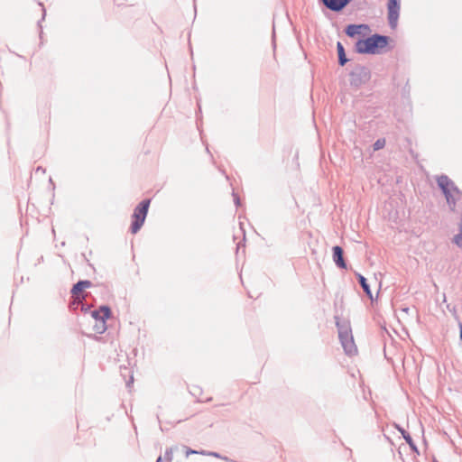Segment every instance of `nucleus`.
I'll use <instances>...</instances> for the list:
<instances>
[{
  "label": "nucleus",
  "mask_w": 462,
  "mask_h": 462,
  "mask_svg": "<svg viewBox=\"0 0 462 462\" xmlns=\"http://www.w3.org/2000/svg\"><path fill=\"white\" fill-rule=\"evenodd\" d=\"M389 37L374 33L366 39H360L356 43V51L360 54H380L388 42Z\"/></svg>",
  "instance_id": "1"
},
{
  "label": "nucleus",
  "mask_w": 462,
  "mask_h": 462,
  "mask_svg": "<svg viewBox=\"0 0 462 462\" xmlns=\"http://www.w3.org/2000/svg\"><path fill=\"white\" fill-rule=\"evenodd\" d=\"M335 319L338 331V337L345 353L347 356L356 355L357 353V348L353 338L349 322L346 320H341L338 317H335Z\"/></svg>",
  "instance_id": "2"
},
{
  "label": "nucleus",
  "mask_w": 462,
  "mask_h": 462,
  "mask_svg": "<svg viewBox=\"0 0 462 462\" xmlns=\"http://www.w3.org/2000/svg\"><path fill=\"white\" fill-rule=\"evenodd\" d=\"M150 203L151 199H143L134 209V213L132 215L133 220L130 227L133 234H136L143 226L147 217Z\"/></svg>",
  "instance_id": "3"
},
{
  "label": "nucleus",
  "mask_w": 462,
  "mask_h": 462,
  "mask_svg": "<svg viewBox=\"0 0 462 462\" xmlns=\"http://www.w3.org/2000/svg\"><path fill=\"white\" fill-rule=\"evenodd\" d=\"M350 85L356 88H360L370 80L371 72L368 68L357 65L350 72Z\"/></svg>",
  "instance_id": "4"
},
{
  "label": "nucleus",
  "mask_w": 462,
  "mask_h": 462,
  "mask_svg": "<svg viewBox=\"0 0 462 462\" xmlns=\"http://www.w3.org/2000/svg\"><path fill=\"white\" fill-rule=\"evenodd\" d=\"M437 184L444 194L450 209L454 210L458 198H456L450 190H448V185H453V180H451L447 175L442 174L437 177Z\"/></svg>",
  "instance_id": "5"
},
{
  "label": "nucleus",
  "mask_w": 462,
  "mask_h": 462,
  "mask_svg": "<svg viewBox=\"0 0 462 462\" xmlns=\"http://www.w3.org/2000/svg\"><path fill=\"white\" fill-rule=\"evenodd\" d=\"M387 9L389 25L392 29H395L397 26L400 14V1L389 0L387 4Z\"/></svg>",
  "instance_id": "6"
},
{
  "label": "nucleus",
  "mask_w": 462,
  "mask_h": 462,
  "mask_svg": "<svg viewBox=\"0 0 462 462\" xmlns=\"http://www.w3.org/2000/svg\"><path fill=\"white\" fill-rule=\"evenodd\" d=\"M100 310L103 312L101 322L95 321V325L93 326L94 331L97 334H103L106 330V321L110 318L111 310L108 306L103 305L100 307Z\"/></svg>",
  "instance_id": "7"
},
{
  "label": "nucleus",
  "mask_w": 462,
  "mask_h": 462,
  "mask_svg": "<svg viewBox=\"0 0 462 462\" xmlns=\"http://www.w3.org/2000/svg\"><path fill=\"white\" fill-rule=\"evenodd\" d=\"M333 261L336 265L341 269H346V263L344 259V251L339 245H335L333 248Z\"/></svg>",
  "instance_id": "8"
},
{
  "label": "nucleus",
  "mask_w": 462,
  "mask_h": 462,
  "mask_svg": "<svg viewBox=\"0 0 462 462\" xmlns=\"http://www.w3.org/2000/svg\"><path fill=\"white\" fill-rule=\"evenodd\" d=\"M369 31L370 27L367 24H349L346 27L345 32L348 37H355L356 34H360L361 31Z\"/></svg>",
  "instance_id": "9"
},
{
  "label": "nucleus",
  "mask_w": 462,
  "mask_h": 462,
  "mask_svg": "<svg viewBox=\"0 0 462 462\" xmlns=\"http://www.w3.org/2000/svg\"><path fill=\"white\" fill-rule=\"evenodd\" d=\"M356 277H357L358 282H359L360 286L362 287L364 292L373 301L374 300L373 293L371 291L369 284L367 283L366 279L360 273H356Z\"/></svg>",
  "instance_id": "10"
},
{
  "label": "nucleus",
  "mask_w": 462,
  "mask_h": 462,
  "mask_svg": "<svg viewBox=\"0 0 462 462\" xmlns=\"http://www.w3.org/2000/svg\"><path fill=\"white\" fill-rule=\"evenodd\" d=\"M70 292L72 297L79 300V303H81V301H84L86 299V295L83 294V288L79 282L73 285Z\"/></svg>",
  "instance_id": "11"
},
{
  "label": "nucleus",
  "mask_w": 462,
  "mask_h": 462,
  "mask_svg": "<svg viewBox=\"0 0 462 462\" xmlns=\"http://www.w3.org/2000/svg\"><path fill=\"white\" fill-rule=\"evenodd\" d=\"M396 429L402 435L403 439H405L406 443L410 446L411 449L412 451H415L418 453V448H417L416 444L413 442L411 435L403 428L400 427L399 425H396Z\"/></svg>",
  "instance_id": "12"
},
{
  "label": "nucleus",
  "mask_w": 462,
  "mask_h": 462,
  "mask_svg": "<svg viewBox=\"0 0 462 462\" xmlns=\"http://www.w3.org/2000/svg\"><path fill=\"white\" fill-rule=\"evenodd\" d=\"M337 51L338 56V64L340 66L346 65V63L348 61V59L346 56L344 46L340 42L337 43Z\"/></svg>",
  "instance_id": "13"
},
{
  "label": "nucleus",
  "mask_w": 462,
  "mask_h": 462,
  "mask_svg": "<svg viewBox=\"0 0 462 462\" xmlns=\"http://www.w3.org/2000/svg\"><path fill=\"white\" fill-rule=\"evenodd\" d=\"M452 243L462 249V223H458V233L453 236Z\"/></svg>",
  "instance_id": "14"
},
{
  "label": "nucleus",
  "mask_w": 462,
  "mask_h": 462,
  "mask_svg": "<svg viewBox=\"0 0 462 462\" xmlns=\"http://www.w3.org/2000/svg\"><path fill=\"white\" fill-rule=\"evenodd\" d=\"M385 143H386V141L384 138H379L373 144V148L374 151H379L385 146Z\"/></svg>",
  "instance_id": "15"
},
{
  "label": "nucleus",
  "mask_w": 462,
  "mask_h": 462,
  "mask_svg": "<svg viewBox=\"0 0 462 462\" xmlns=\"http://www.w3.org/2000/svg\"><path fill=\"white\" fill-rule=\"evenodd\" d=\"M102 314L103 312L100 310V309L91 311V317L94 319L95 321L101 322L100 319L102 318Z\"/></svg>",
  "instance_id": "16"
},
{
  "label": "nucleus",
  "mask_w": 462,
  "mask_h": 462,
  "mask_svg": "<svg viewBox=\"0 0 462 462\" xmlns=\"http://www.w3.org/2000/svg\"><path fill=\"white\" fill-rule=\"evenodd\" d=\"M451 193L456 197L460 199V194H462V191L457 187V185L453 182V185H451Z\"/></svg>",
  "instance_id": "17"
},
{
  "label": "nucleus",
  "mask_w": 462,
  "mask_h": 462,
  "mask_svg": "<svg viewBox=\"0 0 462 462\" xmlns=\"http://www.w3.org/2000/svg\"><path fill=\"white\" fill-rule=\"evenodd\" d=\"M172 457H173V448H170L166 449L165 454H164V458L168 462H170V461H171Z\"/></svg>",
  "instance_id": "18"
},
{
  "label": "nucleus",
  "mask_w": 462,
  "mask_h": 462,
  "mask_svg": "<svg viewBox=\"0 0 462 462\" xmlns=\"http://www.w3.org/2000/svg\"><path fill=\"white\" fill-rule=\"evenodd\" d=\"M79 284L82 286L83 290L87 288H90L92 286V282L88 280L79 281Z\"/></svg>",
  "instance_id": "19"
},
{
  "label": "nucleus",
  "mask_w": 462,
  "mask_h": 462,
  "mask_svg": "<svg viewBox=\"0 0 462 462\" xmlns=\"http://www.w3.org/2000/svg\"><path fill=\"white\" fill-rule=\"evenodd\" d=\"M190 454H202V455H205L206 452L205 451H197V450L191 449L189 448H186V456L189 457Z\"/></svg>",
  "instance_id": "20"
},
{
  "label": "nucleus",
  "mask_w": 462,
  "mask_h": 462,
  "mask_svg": "<svg viewBox=\"0 0 462 462\" xmlns=\"http://www.w3.org/2000/svg\"><path fill=\"white\" fill-rule=\"evenodd\" d=\"M80 305V303H79V300H76V298H74V300L70 303L69 307L71 310H75L78 309V307Z\"/></svg>",
  "instance_id": "21"
},
{
  "label": "nucleus",
  "mask_w": 462,
  "mask_h": 462,
  "mask_svg": "<svg viewBox=\"0 0 462 462\" xmlns=\"http://www.w3.org/2000/svg\"><path fill=\"white\" fill-rule=\"evenodd\" d=\"M81 311L88 312L90 309V305L85 304L83 301L80 303Z\"/></svg>",
  "instance_id": "22"
},
{
  "label": "nucleus",
  "mask_w": 462,
  "mask_h": 462,
  "mask_svg": "<svg viewBox=\"0 0 462 462\" xmlns=\"http://www.w3.org/2000/svg\"><path fill=\"white\" fill-rule=\"evenodd\" d=\"M233 197H234V201H235L236 206L238 207L240 205L239 197L236 193H233Z\"/></svg>",
  "instance_id": "23"
},
{
  "label": "nucleus",
  "mask_w": 462,
  "mask_h": 462,
  "mask_svg": "<svg viewBox=\"0 0 462 462\" xmlns=\"http://www.w3.org/2000/svg\"><path fill=\"white\" fill-rule=\"evenodd\" d=\"M459 337L462 341V323H459Z\"/></svg>",
  "instance_id": "24"
},
{
  "label": "nucleus",
  "mask_w": 462,
  "mask_h": 462,
  "mask_svg": "<svg viewBox=\"0 0 462 462\" xmlns=\"http://www.w3.org/2000/svg\"><path fill=\"white\" fill-rule=\"evenodd\" d=\"M133 382H134V377H133V376H131V377H130V379H129V381H128V382H126V385H127V386H130V384H131V383H133Z\"/></svg>",
  "instance_id": "25"
},
{
  "label": "nucleus",
  "mask_w": 462,
  "mask_h": 462,
  "mask_svg": "<svg viewBox=\"0 0 462 462\" xmlns=\"http://www.w3.org/2000/svg\"><path fill=\"white\" fill-rule=\"evenodd\" d=\"M156 462H162V457H161V456L157 458V461H156Z\"/></svg>",
  "instance_id": "26"
},
{
  "label": "nucleus",
  "mask_w": 462,
  "mask_h": 462,
  "mask_svg": "<svg viewBox=\"0 0 462 462\" xmlns=\"http://www.w3.org/2000/svg\"><path fill=\"white\" fill-rule=\"evenodd\" d=\"M44 171V170L42 167L37 168V171Z\"/></svg>",
  "instance_id": "27"
},
{
  "label": "nucleus",
  "mask_w": 462,
  "mask_h": 462,
  "mask_svg": "<svg viewBox=\"0 0 462 462\" xmlns=\"http://www.w3.org/2000/svg\"><path fill=\"white\" fill-rule=\"evenodd\" d=\"M45 18V11L43 10L42 19Z\"/></svg>",
  "instance_id": "28"
},
{
  "label": "nucleus",
  "mask_w": 462,
  "mask_h": 462,
  "mask_svg": "<svg viewBox=\"0 0 462 462\" xmlns=\"http://www.w3.org/2000/svg\"><path fill=\"white\" fill-rule=\"evenodd\" d=\"M448 190L451 191V185H448Z\"/></svg>",
  "instance_id": "29"
},
{
  "label": "nucleus",
  "mask_w": 462,
  "mask_h": 462,
  "mask_svg": "<svg viewBox=\"0 0 462 462\" xmlns=\"http://www.w3.org/2000/svg\"><path fill=\"white\" fill-rule=\"evenodd\" d=\"M434 462H437V461H434Z\"/></svg>",
  "instance_id": "30"
}]
</instances>
